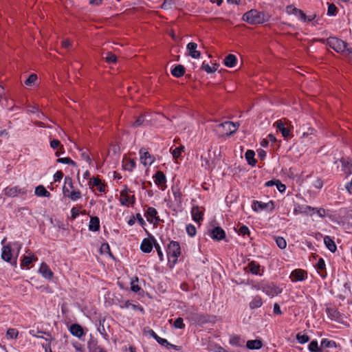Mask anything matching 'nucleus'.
<instances>
[{
  "mask_svg": "<svg viewBox=\"0 0 352 352\" xmlns=\"http://www.w3.org/2000/svg\"><path fill=\"white\" fill-rule=\"evenodd\" d=\"M243 20L250 24H260L267 21L269 15L263 12L251 10L243 14Z\"/></svg>",
  "mask_w": 352,
  "mask_h": 352,
  "instance_id": "obj_1",
  "label": "nucleus"
},
{
  "mask_svg": "<svg viewBox=\"0 0 352 352\" xmlns=\"http://www.w3.org/2000/svg\"><path fill=\"white\" fill-rule=\"evenodd\" d=\"M326 44L333 49L338 53L344 54L347 50V43L336 37H329L326 41Z\"/></svg>",
  "mask_w": 352,
  "mask_h": 352,
  "instance_id": "obj_2",
  "label": "nucleus"
},
{
  "mask_svg": "<svg viewBox=\"0 0 352 352\" xmlns=\"http://www.w3.org/2000/svg\"><path fill=\"white\" fill-rule=\"evenodd\" d=\"M181 254L180 245L178 242L172 241L168 245L167 255L168 258H173V263H175L177 258Z\"/></svg>",
  "mask_w": 352,
  "mask_h": 352,
  "instance_id": "obj_3",
  "label": "nucleus"
},
{
  "mask_svg": "<svg viewBox=\"0 0 352 352\" xmlns=\"http://www.w3.org/2000/svg\"><path fill=\"white\" fill-rule=\"evenodd\" d=\"M131 192L130 189H129L126 186L120 192V203L122 206H127L129 203L133 204L135 203V196H130L129 194Z\"/></svg>",
  "mask_w": 352,
  "mask_h": 352,
  "instance_id": "obj_4",
  "label": "nucleus"
},
{
  "mask_svg": "<svg viewBox=\"0 0 352 352\" xmlns=\"http://www.w3.org/2000/svg\"><path fill=\"white\" fill-rule=\"evenodd\" d=\"M140 161L144 166H150L154 161L155 157L152 156L144 148L140 150Z\"/></svg>",
  "mask_w": 352,
  "mask_h": 352,
  "instance_id": "obj_5",
  "label": "nucleus"
},
{
  "mask_svg": "<svg viewBox=\"0 0 352 352\" xmlns=\"http://www.w3.org/2000/svg\"><path fill=\"white\" fill-rule=\"evenodd\" d=\"M285 11L288 14H294L302 21L306 22L307 15L302 10L289 5L286 7Z\"/></svg>",
  "mask_w": 352,
  "mask_h": 352,
  "instance_id": "obj_6",
  "label": "nucleus"
},
{
  "mask_svg": "<svg viewBox=\"0 0 352 352\" xmlns=\"http://www.w3.org/2000/svg\"><path fill=\"white\" fill-rule=\"evenodd\" d=\"M239 124V123L232 122H225L221 123L219 126L223 128L225 130L226 135L230 136L236 131Z\"/></svg>",
  "mask_w": 352,
  "mask_h": 352,
  "instance_id": "obj_7",
  "label": "nucleus"
},
{
  "mask_svg": "<svg viewBox=\"0 0 352 352\" xmlns=\"http://www.w3.org/2000/svg\"><path fill=\"white\" fill-rule=\"evenodd\" d=\"M155 183L162 190H164L166 188V177L164 173L162 171H157L154 177Z\"/></svg>",
  "mask_w": 352,
  "mask_h": 352,
  "instance_id": "obj_8",
  "label": "nucleus"
},
{
  "mask_svg": "<svg viewBox=\"0 0 352 352\" xmlns=\"http://www.w3.org/2000/svg\"><path fill=\"white\" fill-rule=\"evenodd\" d=\"M197 44L196 43L190 42L188 43L186 49L188 51V56L195 59L199 58L201 56V52L197 50Z\"/></svg>",
  "mask_w": 352,
  "mask_h": 352,
  "instance_id": "obj_9",
  "label": "nucleus"
},
{
  "mask_svg": "<svg viewBox=\"0 0 352 352\" xmlns=\"http://www.w3.org/2000/svg\"><path fill=\"white\" fill-rule=\"evenodd\" d=\"M285 124L286 123L282 120H278L274 123V126L281 132L283 136L287 138L290 135V130L285 126Z\"/></svg>",
  "mask_w": 352,
  "mask_h": 352,
  "instance_id": "obj_10",
  "label": "nucleus"
},
{
  "mask_svg": "<svg viewBox=\"0 0 352 352\" xmlns=\"http://www.w3.org/2000/svg\"><path fill=\"white\" fill-rule=\"evenodd\" d=\"M210 236L212 239H213L214 240L220 241L225 238L226 233L221 228L218 226V227L214 228L211 231Z\"/></svg>",
  "mask_w": 352,
  "mask_h": 352,
  "instance_id": "obj_11",
  "label": "nucleus"
},
{
  "mask_svg": "<svg viewBox=\"0 0 352 352\" xmlns=\"http://www.w3.org/2000/svg\"><path fill=\"white\" fill-rule=\"evenodd\" d=\"M157 212L155 208L148 207L146 212L147 220L151 222L157 223L160 221V219L157 216Z\"/></svg>",
  "mask_w": 352,
  "mask_h": 352,
  "instance_id": "obj_12",
  "label": "nucleus"
},
{
  "mask_svg": "<svg viewBox=\"0 0 352 352\" xmlns=\"http://www.w3.org/2000/svg\"><path fill=\"white\" fill-rule=\"evenodd\" d=\"M201 166L206 170H210L214 165L213 161L211 160L210 151L207 155H201Z\"/></svg>",
  "mask_w": 352,
  "mask_h": 352,
  "instance_id": "obj_13",
  "label": "nucleus"
},
{
  "mask_svg": "<svg viewBox=\"0 0 352 352\" xmlns=\"http://www.w3.org/2000/svg\"><path fill=\"white\" fill-rule=\"evenodd\" d=\"M38 272L41 274L44 278L47 279H50L53 276V272L45 263H41L38 270Z\"/></svg>",
  "mask_w": 352,
  "mask_h": 352,
  "instance_id": "obj_14",
  "label": "nucleus"
},
{
  "mask_svg": "<svg viewBox=\"0 0 352 352\" xmlns=\"http://www.w3.org/2000/svg\"><path fill=\"white\" fill-rule=\"evenodd\" d=\"M69 331L73 336L78 338H81L84 334L82 328L78 324H72L69 327Z\"/></svg>",
  "mask_w": 352,
  "mask_h": 352,
  "instance_id": "obj_15",
  "label": "nucleus"
},
{
  "mask_svg": "<svg viewBox=\"0 0 352 352\" xmlns=\"http://www.w3.org/2000/svg\"><path fill=\"white\" fill-rule=\"evenodd\" d=\"M63 190L64 194L72 201H76L81 197V193L78 190L69 192L65 186H63Z\"/></svg>",
  "mask_w": 352,
  "mask_h": 352,
  "instance_id": "obj_16",
  "label": "nucleus"
},
{
  "mask_svg": "<svg viewBox=\"0 0 352 352\" xmlns=\"http://www.w3.org/2000/svg\"><path fill=\"white\" fill-rule=\"evenodd\" d=\"M342 166V170L346 174V175H350L352 173V164L348 160L344 158H342L340 160Z\"/></svg>",
  "mask_w": 352,
  "mask_h": 352,
  "instance_id": "obj_17",
  "label": "nucleus"
},
{
  "mask_svg": "<svg viewBox=\"0 0 352 352\" xmlns=\"http://www.w3.org/2000/svg\"><path fill=\"white\" fill-rule=\"evenodd\" d=\"M153 245L152 242L148 239H144L142 241L140 249L142 252L148 253L151 252V250H153Z\"/></svg>",
  "mask_w": 352,
  "mask_h": 352,
  "instance_id": "obj_18",
  "label": "nucleus"
},
{
  "mask_svg": "<svg viewBox=\"0 0 352 352\" xmlns=\"http://www.w3.org/2000/svg\"><path fill=\"white\" fill-rule=\"evenodd\" d=\"M324 243L326 247L330 250L331 252H335L337 250L336 245L334 241L329 236H325L324 237Z\"/></svg>",
  "mask_w": 352,
  "mask_h": 352,
  "instance_id": "obj_19",
  "label": "nucleus"
},
{
  "mask_svg": "<svg viewBox=\"0 0 352 352\" xmlns=\"http://www.w3.org/2000/svg\"><path fill=\"white\" fill-rule=\"evenodd\" d=\"M305 272L302 270H296L290 275V278L293 282L300 281L304 279Z\"/></svg>",
  "mask_w": 352,
  "mask_h": 352,
  "instance_id": "obj_20",
  "label": "nucleus"
},
{
  "mask_svg": "<svg viewBox=\"0 0 352 352\" xmlns=\"http://www.w3.org/2000/svg\"><path fill=\"white\" fill-rule=\"evenodd\" d=\"M89 229L91 231L96 232L100 229V220L98 217H91Z\"/></svg>",
  "mask_w": 352,
  "mask_h": 352,
  "instance_id": "obj_21",
  "label": "nucleus"
},
{
  "mask_svg": "<svg viewBox=\"0 0 352 352\" xmlns=\"http://www.w3.org/2000/svg\"><path fill=\"white\" fill-rule=\"evenodd\" d=\"M89 185L91 186L97 187L98 190L101 192H104V190H105L104 185L102 184L101 180L97 177L91 178L89 181Z\"/></svg>",
  "mask_w": 352,
  "mask_h": 352,
  "instance_id": "obj_22",
  "label": "nucleus"
},
{
  "mask_svg": "<svg viewBox=\"0 0 352 352\" xmlns=\"http://www.w3.org/2000/svg\"><path fill=\"white\" fill-rule=\"evenodd\" d=\"M12 256L10 247L9 245H4L2 248L1 258L4 261L9 262L12 259Z\"/></svg>",
  "mask_w": 352,
  "mask_h": 352,
  "instance_id": "obj_23",
  "label": "nucleus"
},
{
  "mask_svg": "<svg viewBox=\"0 0 352 352\" xmlns=\"http://www.w3.org/2000/svg\"><path fill=\"white\" fill-rule=\"evenodd\" d=\"M263 291L272 298L282 292L280 287H263Z\"/></svg>",
  "mask_w": 352,
  "mask_h": 352,
  "instance_id": "obj_24",
  "label": "nucleus"
},
{
  "mask_svg": "<svg viewBox=\"0 0 352 352\" xmlns=\"http://www.w3.org/2000/svg\"><path fill=\"white\" fill-rule=\"evenodd\" d=\"M236 57L234 54H228L223 60L224 65L228 67H233L236 65Z\"/></svg>",
  "mask_w": 352,
  "mask_h": 352,
  "instance_id": "obj_25",
  "label": "nucleus"
},
{
  "mask_svg": "<svg viewBox=\"0 0 352 352\" xmlns=\"http://www.w3.org/2000/svg\"><path fill=\"white\" fill-rule=\"evenodd\" d=\"M192 219L196 222L202 220L203 212L199 210L198 206H193L191 210Z\"/></svg>",
  "mask_w": 352,
  "mask_h": 352,
  "instance_id": "obj_26",
  "label": "nucleus"
},
{
  "mask_svg": "<svg viewBox=\"0 0 352 352\" xmlns=\"http://www.w3.org/2000/svg\"><path fill=\"white\" fill-rule=\"evenodd\" d=\"M263 346L262 342L259 340H248L246 344L248 349L251 350L260 349Z\"/></svg>",
  "mask_w": 352,
  "mask_h": 352,
  "instance_id": "obj_27",
  "label": "nucleus"
},
{
  "mask_svg": "<svg viewBox=\"0 0 352 352\" xmlns=\"http://www.w3.org/2000/svg\"><path fill=\"white\" fill-rule=\"evenodd\" d=\"M21 190L18 188V187H16V186L7 187L4 190V194L8 197H15L19 193H21Z\"/></svg>",
  "mask_w": 352,
  "mask_h": 352,
  "instance_id": "obj_28",
  "label": "nucleus"
},
{
  "mask_svg": "<svg viewBox=\"0 0 352 352\" xmlns=\"http://www.w3.org/2000/svg\"><path fill=\"white\" fill-rule=\"evenodd\" d=\"M185 74V67L182 65H177L171 70V74L176 77H182Z\"/></svg>",
  "mask_w": 352,
  "mask_h": 352,
  "instance_id": "obj_29",
  "label": "nucleus"
},
{
  "mask_svg": "<svg viewBox=\"0 0 352 352\" xmlns=\"http://www.w3.org/2000/svg\"><path fill=\"white\" fill-rule=\"evenodd\" d=\"M148 124V120H147L145 118V115L142 114L140 117H138L134 122H133L132 126L135 128L144 126Z\"/></svg>",
  "mask_w": 352,
  "mask_h": 352,
  "instance_id": "obj_30",
  "label": "nucleus"
},
{
  "mask_svg": "<svg viewBox=\"0 0 352 352\" xmlns=\"http://www.w3.org/2000/svg\"><path fill=\"white\" fill-rule=\"evenodd\" d=\"M326 311L329 318H331V320H338L340 317L339 311H338V310L336 309L335 308L327 307L326 309Z\"/></svg>",
  "mask_w": 352,
  "mask_h": 352,
  "instance_id": "obj_31",
  "label": "nucleus"
},
{
  "mask_svg": "<svg viewBox=\"0 0 352 352\" xmlns=\"http://www.w3.org/2000/svg\"><path fill=\"white\" fill-rule=\"evenodd\" d=\"M255 153L252 150H248L245 152V157L249 165L254 166L256 164V160L254 159Z\"/></svg>",
  "mask_w": 352,
  "mask_h": 352,
  "instance_id": "obj_32",
  "label": "nucleus"
},
{
  "mask_svg": "<svg viewBox=\"0 0 352 352\" xmlns=\"http://www.w3.org/2000/svg\"><path fill=\"white\" fill-rule=\"evenodd\" d=\"M37 257L32 254L31 252L29 253V255L24 256L22 262H21V266H26L28 267L32 262L37 261Z\"/></svg>",
  "mask_w": 352,
  "mask_h": 352,
  "instance_id": "obj_33",
  "label": "nucleus"
},
{
  "mask_svg": "<svg viewBox=\"0 0 352 352\" xmlns=\"http://www.w3.org/2000/svg\"><path fill=\"white\" fill-rule=\"evenodd\" d=\"M162 346H166L168 349H174L175 350H179V347L178 346L170 344L168 342L167 340L164 338H162L159 336V338L156 340Z\"/></svg>",
  "mask_w": 352,
  "mask_h": 352,
  "instance_id": "obj_34",
  "label": "nucleus"
},
{
  "mask_svg": "<svg viewBox=\"0 0 352 352\" xmlns=\"http://www.w3.org/2000/svg\"><path fill=\"white\" fill-rule=\"evenodd\" d=\"M35 194L38 197H48L50 196V192H48L43 186H38L35 189Z\"/></svg>",
  "mask_w": 352,
  "mask_h": 352,
  "instance_id": "obj_35",
  "label": "nucleus"
},
{
  "mask_svg": "<svg viewBox=\"0 0 352 352\" xmlns=\"http://www.w3.org/2000/svg\"><path fill=\"white\" fill-rule=\"evenodd\" d=\"M89 352H106L103 349L97 345V343L92 340L88 342Z\"/></svg>",
  "mask_w": 352,
  "mask_h": 352,
  "instance_id": "obj_36",
  "label": "nucleus"
},
{
  "mask_svg": "<svg viewBox=\"0 0 352 352\" xmlns=\"http://www.w3.org/2000/svg\"><path fill=\"white\" fill-rule=\"evenodd\" d=\"M262 305L263 300L259 296H255L250 302V307L253 309L261 307Z\"/></svg>",
  "mask_w": 352,
  "mask_h": 352,
  "instance_id": "obj_37",
  "label": "nucleus"
},
{
  "mask_svg": "<svg viewBox=\"0 0 352 352\" xmlns=\"http://www.w3.org/2000/svg\"><path fill=\"white\" fill-rule=\"evenodd\" d=\"M230 344L232 346H242L243 342L241 340V338L238 336H232L230 338L229 341Z\"/></svg>",
  "mask_w": 352,
  "mask_h": 352,
  "instance_id": "obj_38",
  "label": "nucleus"
},
{
  "mask_svg": "<svg viewBox=\"0 0 352 352\" xmlns=\"http://www.w3.org/2000/svg\"><path fill=\"white\" fill-rule=\"evenodd\" d=\"M56 162L58 163L66 164L72 166H76V163L69 157H60L58 158Z\"/></svg>",
  "mask_w": 352,
  "mask_h": 352,
  "instance_id": "obj_39",
  "label": "nucleus"
},
{
  "mask_svg": "<svg viewBox=\"0 0 352 352\" xmlns=\"http://www.w3.org/2000/svg\"><path fill=\"white\" fill-rule=\"evenodd\" d=\"M336 345V343L334 341L329 340L327 339H323L320 342V348L323 350V349L325 348H331Z\"/></svg>",
  "mask_w": 352,
  "mask_h": 352,
  "instance_id": "obj_40",
  "label": "nucleus"
},
{
  "mask_svg": "<svg viewBox=\"0 0 352 352\" xmlns=\"http://www.w3.org/2000/svg\"><path fill=\"white\" fill-rule=\"evenodd\" d=\"M249 270L254 274H257L259 272L260 265L255 262H251L248 265Z\"/></svg>",
  "mask_w": 352,
  "mask_h": 352,
  "instance_id": "obj_41",
  "label": "nucleus"
},
{
  "mask_svg": "<svg viewBox=\"0 0 352 352\" xmlns=\"http://www.w3.org/2000/svg\"><path fill=\"white\" fill-rule=\"evenodd\" d=\"M184 146H181L179 147H176L175 148L173 151H172V155L174 159L177 160L178 159L182 153L184 151Z\"/></svg>",
  "mask_w": 352,
  "mask_h": 352,
  "instance_id": "obj_42",
  "label": "nucleus"
},
{
  "mask_svg": "<svg viewBox=\"0 0 352 352\" xmlns=\"http://www.w3.org/2000/svg\"><path fill=\"white\" fill-rule=\"evenodd\" d=\"M37 78H38L37 75L35 74H32L30 75L29 77L28 78V79L25 81V85L32 86L33 85H34V83L37 80Z\"/></svg>",
  "mask_w": 352,
  "mask_h": 352,
  "instance_id": "obj_43",
  "label": "nucleus"
},
{
  "mask_svg": "<svg viewBox=\"0 0 352 352\" xmlns=\"http://www.w3.org/2000/svg\"><path fill=\"white\" fill-rule=\"evenodd\" d=\"M296 340L299 343L305 344L309 340V337L306 334H301V333H298L296 335Z\"/></svg>",
  "mask_w": 352,
  "mask_h": 352,
  "instance_id": "obj_44",
  "label": "nucleus"
},
{
  "mask_svg": "<svg viewBox=\"0 0 352 352\" xmlns=\"http://www.w3.org/2000/svg\"><path fill=\"white\" fill-rule=\"evenodd\" d=\"M104 59L108 63H114L117 61L116 56L111 52H107Z\"/></svg>",
  "mask_w": 352,
  "mask_h": 352,
  "instance_id": "obj_45",
  "label": "nucleus"
},
{
  "mask_svg": "<svg viewBox=\"0 0 352 352\" xmlns=\"http://www.w3.org/2000/svg\"><path fill=\"white\" fill-rule=\"evenodd\" d=\"M173 327L176 329H184L185 328V324L184 323V320L182 318H177L174 323H173Z\"/></svg>",
  "mask_w": 352,
  "mask_h": 352,
  "instance_id": "obj_46",
  "label": "nucleus"
},
{
  "mask_svg": "<svg viewBox=\"0 0 352 352\" xmlns=\"http://www.w3.org/2000/svg\"><path fill=\"white\" fill-rule=\"evenodd\" d=\"M276 243L278 248H280V249H285L287 246L285 239L280 236H278L276 238Z\"/></svg>",
  "mask_w": 352,
  "mask_h": 352,
  "instance_id": "obj_47",
  "label": "nucleus"
},
{
  "mask_svg": "<svg viewBox=\"0 0 352 352\" xmlns=\"http://www.w3.org/2000/svg\"><path fill=\"white\" fill-rule=\"evenodd\" d=\"M124 166L126 170L131 171L135 166V162L133 160H129L126 162Z\"/></svg>",
  "mask_w": 352,
  "mask_h": 352,
  "instance_id": "obj_48",
  "label": "nucleus"
},
{
  "mask_svg": "<svg viewBox=\"0 0 352 352\" xmlns=\"http://www.w3.org/2000/svg\"><path fill=\"white\" fill-rule=\"evenodd\" d=\"M337 8L333 3H328L327 14L333 16L336 14Z\"/></svg>",
  "mask_w": 352,
  "mask_h": 352,
  "instance_id": "obj_49",
  "label": "nucleus"
},
{
  "mask_svg": "<svg viewBox=\"0 0 352 352\" xmlns=\"http://www.w3.org/2000/svg\"><path fill=\"white\" fill-rule=\"evenodd\" d=\"M201 69L206 71L208 74H211L217 71V68H212L208 63L204 62L202 63Z\"/></svg>",
  "mask_w": 352,
  "mask_h": 352,
  "instance_id": "obj_50",
  "label": "nucleus"
},
{
  "mask_svg": "<svg viewBox=\"0 0 352 352\" xmlns=\"http://www.w3.org/2000/svg\"><path fill=\"white\" fill-rule=\"evenodd\" d=\"M122 307L131 308L133 310H135L138 309H140L141 311L143 310V309L142 307H139L138 305L131 303L129 300H126L124 302V305L122 306Z\"/></svg>",
  "mask_w": 352,
  "mask_h": 352,
  "instance_id": "obj_51",
  "label": "nucleus"
},
{
  "mask_svg": "<svg viewBox=\"0 0 352 352\" xmlns=\"http://www.w3.org/2000/svg\"><path fill=\"white\" fill-rule=\"evenodd\" d=\"M186 232L190 236H194L196 234V228L193 225L189 224L186 226Z\"/></svg>",
  "mask_w": 352,
  "mask_h": 352,
  "instance_id": "obj_52",
  "label": "nucleus"
},
{
  "mask_svg": "<svg viewBox=\"0 0 352 352\" xmlns=\"http://www.w3.org/2000/svg\"><path fill=\"white\" fill-rule=\"evenodd\" d=\"M6 336L11 339L16 338L18 336V331L14 329H9L7 331Z\"/></svg>",
  "mask_w": 352,
  "mask_h": 352,
  "instance_id": "obj_53",
  "label": "nucleus"
},
{
  "mask_svg": "<svg viewBox=\"0 0 352 352\" xmlns=\"http://www.w3.org/2000/svg\"><path fill=\"white\" fill-rule=\"evenodd\" d=\"M238 232L239 234L243 235V236L250 235V234L249 228L246 226H241Z\"/></svg>",
  "mask_w": 352,
  "mask_h": 352,
  "instance_id": "obj_54",
  "label": "nucleus"
},
{
  "mask_svg": "<svg viewBox=\"0 0 352 352\" xmlns=\"http://www.w3.org/2000/svg\"><path fill=\"white\" fill-rule=\"evenodd\" d=\"M45 340L48 341L49 343L43 344V347L44 348L45 352H52L51 349L50 342L54 340V338L50 336L49 339L45 338Z\"/></svg>",
  "mask_w": 352,
  "mask_h": 352,
  "instance_id": "obj_55",
  "label": "nucleus"
},
{
  "mask_svg": "<svg viewBox=\"0 0 352 352\" xmlns=\"http://www.w3.org/2000/svg\"><path fill=\"white\" fill-rule=\"evenodd\" d=\"M173 5V0H164V3L162 5V8L163 9H170L172 8V6Z\"/></svg>",
  "mask_w": 352,
  "mask_h": 352,
  "instance_id": "obj_56",
  "label": "nucleus"
},
{
  "mask_svg": "<svg viewBox=\"0 0 352 352\" xmlns=\"http://www.w3.org/2000/svg\"><path fill=\"white\" fill-rule=\"evenodd\" d=\"M100 251L102 253L108 252L110 256H112V254L110 252V248L108 243H102L100 247Z\"/></svg>",
  "mask_w": 352,
  "mask_h": 352,
  "instance_id": "obj_57",
  "label": "nucleus"
},
{
  "mask_svg": "<svg viewBox=\"0 0 352 352\" xmlns=\"http://www.w3.org/2000/svg\"><path fill=\"white\" fill-rule=\"evenodd\" d=\"M173 195H174L175 199L177 201H178V202L182 201V193L179 190H173Z\"/></svg>",
  "mask_w": 352,
  "mask_h": 352,
  "instance_id": "obj_58",
  "label": "nucleus"
},
{
  "mask_svg": "<svg viewBox=\"0 0 352 352\" xmlns=\"http://www.w3.org/2000/svg\"><path fill=\"white\" fill-rule=\"evenodd\" d=\"M63 177V173L61 171H57L54 175V182H59L60 181Z\"/></svg>",
  "mask_w": 352,
  "mask_h": 352,
  "instance_id": "obj_59",
  "label": "nucleus"
},
{
  "mask_svg": "<svg viewBox=\"0 0 352 352\" xmlns=\"http://www.w3.org/2000/svg\"><path fill=\"white\" fill-rule=\"evenodd\" d=\"M276 188L280 192H283L286 189V186L285 184H283L282 183H280L279 182V180H276Z\"/></svg>",
  "mask_w": 352,
  "mask_h": 352,
  "instance_id": "obj_60",
  "label": "nucleus"
},
{
  "mask_svg": "<svg viewBox=\"0 0 352 352\" xmlns=\"http://www.w3.org/2000/svg\"><path fill=\"white\" fill-rule=\"evenodd\" d=\"M154 245H155V249H156V250L157 252V254L159 256L160 260L162 261L163 260V253H162V250L160 248V245L158 243H155Z\"/></svg>",
  "mask_w": 352,
  "mask_h": 352,
  "instance_id": "obj_61",
  "label": "nucleus"
},
{
  "mask_svg": "<svg viewBox=\"0 0 352 352\" xmlns=\"http://www.w3.org/2000/svg\"><path fill=\"white\" fill-rule=\"evenodd\" d=\"M60 146V142L58 140H53L50 142V146L54 149L58 148Z\"/></svg>",
  "mask_w": 352,
  "mask_h": 352,
  "instance_id": "obj_62",
  "label": "nucleus"
},
{
  "mask_svg": "<svg viewBox=\"0 0 352 352\" xmlns=\"http://www.w3.org/2000/svg\"><path fill=\"white\" fill-rule=\"evenodd\" d=\"M314 186L316 188L320 189L323 186V182L320 179H317L314 183Z\"/></svg>",
  "mask_w": 352,
  "mask_h": 352,
  "instance_id": "obj_63",
  "label": "nucleus"
},
{
  "mask_svg": "<svg viewBox=\"0 0 352 352\" xmlns=\"http://www.w3.org/2000/svg\"><path fill=\"white\" fill-rule=\"evenodd\" d=\"M79 214V210L76 208H72L71 210V215L72 219H76Z\"/></svg>",
  "mask_w": 352,
  "mask_h": 352,
  "instance_id": "obj_64",
  "label": "nucleus"
}]
</instances>
